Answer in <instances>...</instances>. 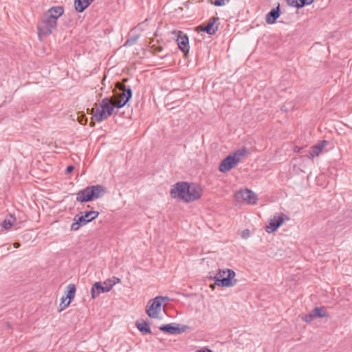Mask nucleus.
<instances>
[{"label":"nucleus","instance_id":"0eeeda50","mask_svg":"<svg viewBox=\"0 0 352 352\" xmlns=\"http://www.w3.org/2000/svg\"><path fill=\"white\" fill-rule=\"evenodd\" d=\"M189 329H190V328L188 326L176 323L162 324L160 327V331L170 335L180 334Z\"/></svg>","mask_w":352,"mask_h":352},{"label":"nucleus","instance_id":"b1692460","mask_svg":"<svg viewBox=\"0 0 352 352\" xmlns=\"http://www.w3.org/2000/svg\"><path fill=\"white\" fill-rule=\"evenodd\" d=\"M247 148L245 147H243L241 149L237 150L232 154H230L231 155H234L235 159H239V162L241 161V158L245 155L247 153Z\"/></svg>","mask_w":352,"mask_h":352},{"label":"nucleus","instance_id":"393cba45","mask_svg":"<svg viewBox=\"0 0 352 352\" xmlns=\"http://www.w3.org/2000/svg\"><path fill=\"white\" fill-rule=\"evenodd\" d=\"M315 316L312 310L308 314L302 316V320L306 322H311L315 319Z\"/></svg>","mask_w":352,"mask_h":352},{"label":"nucleus","instance_id":"39448f33","mask_svg":"<svg viewBox=\"0 0 352 352\" xmlns=\"http://www.w3.org/2000/svg\"><path fill=\"white\" fill-rule=\"evenodd\" d=\"M98 215L99 212L96 210L87 211L81 216L76 215L74 219V222L71 225V230H78L81 226H85L96 219Z\"/></svg>","mask_w":352,"mask_h":352},{"label":"nucleus","instance_id":"f257e3e1","mask_svg":"<svg viewBox=\"0 0 352 352\" xmlns=\"http://www.w3.org/2000/svg\"><path fill=\"white\" fill-rule=\"evenodd\" d=\"M201 195V188L195 183L177 182L170 190V195L173 198L179 199L186 203L198 200Z\"/></svg>","mask_w":352,"mask_h":352},{"label":"nucleus","instance_id":"4468645a","mask_svg":"<svg viewBox=\"0 0 352 352\" xmlns=\"http://www.w3.org/2000/svg\"><path fill=\"white\" fill-rule=\"evenodd\" d=\"M116 88L122 91V94H116V96H120L123 100L127 102L132 98L133 91L130 87H126L124 84L120 82H116Z\"/></svg>","mask_w":352,"mask_h":352},{"label":"nucleus","instance_id":"ddd939ff","mask_svg":"<svg viewBox=\"0 0 352 352\" xmlns=\"http://www.w3.org/2000/svg\"><path fill=\"white\" fill-rule=\"evenodd\" d=\"M239 162V159H235L234 155L230 154L221 161L219 170L221 173H226L235 167Z\"/></svg>","mask_w":352,"mask_h":352},{"label":"nucleus","instance_id":"4c0bfd02","mask_svg":"<svg viewBox=\"0 0 352 352\" xmlns=\"http://www.w3.org/2000/svg\"><path fill=\"white\" fill-rule=\"evenodd\" d=\"M162 304L165 302V301H168L169 300V298L168 296H162Z\"/></svg>","mask_w":352,"mask_h":352},{"label":"nucleus","instance_id":"f8f14e48","mask_svg":"<svg viewBox=\"0 0 352 352\" xmlns=\"http://www.w3.org/2000/svg\"><path fill=\"white\" fill-rule=\"evenodd\" d=\"M104 286L102 285L100 282H96L91 289V294L92 298H96L100 294L109 292L112 288L108 280L104 282Z\"/></svg>","mask_w":352,"mask_h":352},{"label":"nucleus","instance_id":"20e7f679","mask_svg":"<svg viewBox=\"0 0 352 352\" xmlns=\"http://www.w3.org/2000/svg\"><path fill=\"white\" fill-rule=\"evenodd\" d=\"M56 21L44 14L37 25L38 35L40 39H41V35L47 36L52 34L53 30L56 28Z\"/></svg>","mask_w":352,"mask_h":352},{"label":"nucleus","instance_id":"cd10ccee","mask_svg":"<svg viewBox=\"0 0 352 352\" xmlns=\"http://www.w3.org/2000/svg\"><path fill=\"white\" fill-rule=\"evenodd\" d=\"M115 97L116 96H114L113 98L106 97V98H103L101 102L100 103V107L105 106L109 103H113Z\"/></svg>","mask_w":352,"mask_h":352},{"label":"nucleus","instance_id":"2f4dec72","mask_svg":"<svg viewBox=\"0 0 352 352\" xmlns=\"http://www.w3.org/2000/svg\"><path fill=\"white\" fill-rule=\"evenodd\" d=\"M289 6L299 8V0H287Z\"/></svg>","mask_w":352,"mask_h":352},{"label":"nucleus","instance_id":"dca6fc26","mask_svg":"<svg viewBox=\"0 0 352 352\" xmlns=\"http://www.w3.org/2000/svg\"><path fill=\"white\" fill-rule=\"evenodd\" d=\"M280 15V4L272 9L265 16V21L267 24H274Z\"/></svg>","mask_w":352,"mask_h":352},{"label":"nucleus","instance_id":"a211bd4d","mask_svg":"<svg viewBox=\"0 0 352 352\" xmlns=\"http://www.w3.org/2000/svg\"><path fill=\"white\" fill-rule=\"evenodd\" d=\"M63 12L64 9L62 6H54L50 8L45 14L48 15L50 19L57 21L58 18L60 17Z\"/></svg>","mask_w":352,"mask_h":352},{"label":"nucleus","instance_id":"7ed1b4c3","mask_svg":"<svg viewBox=\"0 0 352 352\" xmlns=\"http://www.w3.org/2000/svg\"><path fill=\"white\" fill-rule=\"evenodd\" d=\"M235 275V272L232 270H219L214 277V284L221 287H233L237 282L236 279H234Z\"/></svg>","mask_w":352,"mask_h":352},{"label":"nucleus","instance_id":"473e14b6","mask_svg":"<svg viewBox=\"0 0 352 352\" xmlns=\"http://www.w3.org/2000/svg\"><path fill=\"white\" fill-rule=\"evenodd\" d=\"M67 299H65V298L64 296L62 297L61 298V302L60 304V309H59V311H61L62 310H63L64 309H65L68 305H66V300Z\"/></svg>","mask_w":352,"mask_h":352},{"label":"nucleus","instance_id":"1a4fd4ad","mask_svg":"<svg viewBox=\"0 0 352 352\" xmlns=\"http://www.w3.org/2000/svg\"><path fill=\"white\" fill-rule=\"evenodd\" d=\"M285 219H289V217L284 213L274 215V217L270 219L269 225L265 227V231L268 233L275 232L282 226Z\"/></svg>","mask_w":352,"mask_h":352},{"label":"nucleus","instance_id":"6ab92c4d","mask_svg":"<svg viewBox=\"0 0 352 352\" xmlns=\"http://www.w3.org/2000/svg\"><path fill=\"white\" fill-rule=\"evenodd\" d=\"M135 326L143 335L152 333L149 324L144 320H137Z\"/></svg>","mask_w":352,"mask_h":352},{"label":"nucleus","instance_id":"a19ab883","mask_svg":"<svg viewBox=\"0 0 352 352\" xmlns=\"http://www.w3.org/2000/svg\"><path fill=\"white\" fill-rule=\"evenodd\" d=\"M295 151H300V148H299L298 147H296Z\"/></svg>","mask_w":352,"mask_h":352},{"label":"nucleus","instance_id":"9b49d317","mask_svg":"<svg viewBox=\"0 0 352 352\" xmlns=\"http://www.w3.org/2000/svg\"><path fill=\"white\" fill-rule=\"evenodd\" d=\"M162 296H157L153 300L151 305L146 309V314L150 318H157L162 308Z\"/></svg>","mask_w":352,"mask_h":352},{"label":"nucleus","instance_id":"2eb2a0df","mask_svg":"<svg viewBox=\"0 0 352 352\" xmlns=\"http://www.w3.org/2000/svg\"><path fill=\"white\" fill-rule=\"evenodd\" d=\"M327 144V141L326 140H322L317 143L316 145L311 146L310 148V150L309 151V154L307 157L309 159L314 158V157L318 156L324 147Z\"/></svg>","mask_w":352,"mask_h":352},{"label":"nucleus","instance_id":"f704fd0d","mask_svg":"<svg viewBox=\"0 0 352 352\" xmlns=\"http://www.w3.org/2000/svg\"><path fill=\"white\" fill-rule=\"evenodd\" d=\"M195 352H212V351L208 348H204L200 350H197Z\"/></svg>","mask_w":352,"mask_h":352},{"label":"nucleus","instance_id":"72a5a7b5","mask_svg":"<svg viewBox=\"0 0 352 352\" xmlns=\"http://www.w3.org/2000/svg\"><path fill=\"white\" fill-rule=\"evenodd\" d=\"M250 235V231L249 230H244L243 232H242V237L243 238H248Z\"/></svg>","mask_w":352,"mask_h":352},{"label":"nucleus","instance_id":"4be33fe9","mask_svg":"<svg viewBox=\"0 0 352 352\" xmlns=\"http://www.w3.org/2000/svg\"><path fill=\"white\" fill-rule=\"evenodd\" d=\"M16 222V218L11 214L6 216V219L1 223V226L5 230H9Z\"/></svg>","mask_w":352,"mask_h":352},{"label":"nucleus","instance_id":"c756f323","mask_svg":"<svg viewBox=\"0 0 352 352\" xmlns=\"http://www.w3.org/2000/svg\"><path fill=\"white\" fill-rule=\"evenodd\" d=\"M315 0H299V8L311 5Z\"/></svg>","mask_w":352,"mask_h":352},{"label":"nucleus","instance_id":"c9c22d12","mask_svg":"<svg viewBox=\"0 0 352 352\" xmlns=\"http://www.w3.org/2000/svg\"><path fill=\"white\" fill-rule=\"evenodd\" d=\"M74 167L72 165L68 166L66 168V172L69 173L74 170Z\"/></svg>","mask_w":352,"mask_h":352},{"label":"nucleus","instance_id":"58836bf2","mask_svg":"<svg viewBox=\"0 0 352 352\" xmlns=\"http://www.w3.org/2000/svg\"><path fill=\"white\" fill-rule=\"evenodd\" d=\"M281 110L283 111H287L288 109L284 105L281 107Z\"/></svg>","mask_w":352,"mask_h":352},{"label":"nucleus","instance_id":"423d86ee","mask_svg":"<svg viewBox=\"0 0 352 352\" xmlns=\"http://www.w3.org/2000/svg\"><path fill=\"white\" fill-rule=\"evenodd\" d=\"M115 109V106L113 103H109L105 106L101 107V109H91V111L93 113L92 119H95L96 121L100 122L106 119H107L109 116L113 114V110Z\"/></svg>","mask_w":352,"mask_h":352},{"label":"nucleus","instance_id":"a878e982","mask_svg":"<svg viewBox=\"0 0 352 352\" xmlns=\"http://www.w3.org/2000/svg\"><path fill=\"white\" fill-rule=\"evenodd\" d=\"M139 38V36L136 35V36H131L130 38H128L125 43H124V46H131L133 44H135L136 43V41H138Z\"/></svg>","mask_w":352,"mask_h":352},{"label":"nucleus","instance_id":"f03ea898","mask_svg":"<svg viewBox=\"0 0 352 352\" xmlns=\"http://www.w3.org/2000/svg\"><path fill=\"white\" fill-rule=\"evenodd\" d=\"M106 188L101 185L89 186L76 193V201L80 203L91 201L102 197Z\"/></svg>","mask_w":352,"mask_h":352},{"label":"nucleus","instance_id":"aec40b11","mask_svg":"<svg viewBox=\"0 0 352 352\" xmlns=\"http://www.w3.org/2000/svg\"><path fill=\"white\" fill-rule=\"evenodd\" d=\"M93 1L94 0H74L75 10L78 12H82L88 8Z\"/></svg>","mask_w":352,"mask_h":352},{"label":"nucleus","instance_id":"7c9ffc66","mask_svg":"<svg viewBox=\"0 0 352 352\" xmlns=\"http://www.w3.org/2000/svg\"><path fill=\"white\" fill-rule=\"evenodd\" d=\"M108 281L109 282V284L111 286V288L116 284L120 283L121 280L119 278H117L116 276L112 277L111 279H108Z\"/></svg>","mask_w":352,"mask_h":352},{"label":"nucleus","instance_id":"6e6552de","mask_svg":"<svg viewBox=\"0 0 352 352\" xmlns=\"http://www.w3.org/2000/svg\"><path fill=\"white\" fill-rule=\"evenodd\" d=\"M219 17L213 16L209 20L197 28V31L206 32L209 35H214L218 30V25H215L216 22L219 21Z\"/></svg>","mask_w":352,"mask_h":352},{"label":"nucleus","instance_id":"f3484780","mask_svg":"<svg viewBox=\"0 0 352 352\" xmlns=\"http://www.w3.org/2000/svg\"><path fill=\"white\" fill-rule=\"evenodd\" d=\"M239 194H240L241 197L248 204H255L256 203L257 197L253 191L245 188L244 190H241Z\"/></svg>","mask_w":352,"mask_h":352},{"label":"nucleus","instance_id":"c85d7f7f","mask_svg":"<svg viewBox=\"0 0 352 352\" xmlns=\"http://www.w3.org/2000/svg\"><path fill=\"white\" fill-rule=\"evenodd\" d=\"M77 120L82 125H85L87 122V118L85 117V114L78 115Z\"/></svg>","mask_w":352,"mask_h":352},{"label":"nucleus","instance_id":"ea45409f","mask_svg":"<svg viewBox=\"0 0 352 352\" xmlns=\"http://www.w3.org/2000/svg\"><path fill=\"white\" fill-rule=\"evenodd\" d=\"M89 125H90L91 126H94L95 125V122H94L93 120H91V121L90 122V123H89Z\"/></svg>","mask_w":352,"mask_h":352},{"label":"nucleus","instance_id":"bb28decb","mask_svg":"<svg viewBox=\"0 0 352 352\" xmlns=\"http://www.w3.org/2000/svg\"><path fill=\"white\" fill-rule=\"evenodd\" d=\"M127 103L126 101L123 100L122 98L116 100L115 102H113V105L115 106V108L120 109L123 107Z\"/></svg>","mask_w":352,"mask_h":352},{"label":"nucleus","instance_id":"412c9836","mask_svg":"<svg viewBox=\"0 0 352 352\" xmlns=\"http://www.w3.org/2000/svg\"><path fill=\"white\" fill-rule=\"evenodd\" d=\"M76 285L74 284H69L67 285V295L66 296H64L65 298V299H67V302H66V305H69L70 304V302H72V300L75 297V294H76Z\"/></svg>","mask_w":352,"mask_h":352},{"label":"nucleus","instance_id":"5701e85b","mask_svg":"<svg viewBox=\"0 0 352 352\" xmlns=\"http://www.w3.org/2000/svg\"><path fill=\"white\" fill-rule=\"evenodd\" d=\"M312 311L314 312V314L315 316V318H324L327 317L328 314L326 311H324L322 307H316L314 308Z\"/></svg>","mask_w":352,"mask_h":352},{"label":"nucleus","instance_id":"e433bc0d","mask_svg":"<svg viewBox=\"0 0 352 352\" xmlns=\"http://www.w3.org/2000/svg\"><path fill=\"white\" fill-rule=\"evenodd\" d=\"M13 246L14 248H19L21 246V244L19 242H15L13 243Z\"/></svg>","mask_w":352,"mask_h":352},{"label":"nucleus","instance_id":"9d476101","mask_svg":"<svg viewBox=\"0 0 352 352\" xmlns=\"http://www.w3.org/2000/svg\"><path fill=\"white\" fill-rule=\"evenodd\" d=\"M173 33L177 36L176 41L180 50L182 51L185 54L188 53L190 45L188 37L186 34L179 30L173 31Z\"/></svg>","mask_w":352,"mask_h":352}]
</instances>
